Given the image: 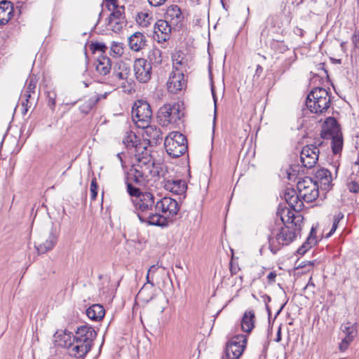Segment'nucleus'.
<instances>
[{"label":"nucleus","mask_w":359,"mask_h":359,"mask_svg":"<svg viewBox=\"0 0 359 359\" xmlns=\"http://www.w3.org/2000/svg\"><path fill=\"white\" fill-rule=\"evenodd\" d=\"M127 179L126 182L127 192L132 197L131 201L141 222L149 225L165 227L168 222L161 214L156 212V202L153 194L141 191L140 188L134 187Z\"/></svg>","instance_id":"nucleus-1"},{"label":"nucleus","mask_w":359,"mask_h":359,"mask_svg":"<svg viewBox=\"0 0 359 359\" xmlns=\"http://www.w3.org/2000/svg\"><path fill=\"white\" fill-rule=\"evenodd\" d=\"M138 154V161L135 162L128 172V180H132L137 185H144L149 177L163 176V165L155 163L150 151H145L144 156Z\"/></svg>","instance_id":"nucleus-2"},{"label":"nucleus","mask_w":359,"mask_h":359,"mask_svg":"<svg viewBox=\"0 0 359 359\" xmlns=\"http://www.w3.org/2000/svg\"><path fill=\"white\" fill-rule=\"evenodd\" d=\"M297 233L290 225L281 226L271 230L268 236L269 248L273 254H276L283 246L292 243Z\"/></svg>","instance_id":"nucleus-3"},{"label":"nucleus","mask_w":359,"mask_h":359,"mask_svg":"<svg viewBox=\"0 0 359 359\" xmlns=\"http://www.w3.org/2000/svg\"><path fill=\"white\" fill-rule=\"evenodd\" d=\"M184 104L177 102L163 104L158 111V119L161 125L168 126L169 124H177L184 116Z\"/></svg>","instance_id":"nucleus-4"},{"label":"nucleus","mask_w":359,"mask_h":359,"mask_svg":"<svg viewBox=\"0 0 359 359\" xmlns=\"http://www.w3.org/2000/svg\"><path fill=\"white\" fill-rule=\"evenodd\" d=\"M164 147L170 157L179 158L188 149L187 137L180 132H171L165 138Z\"/></svg>","instance_id":"nucleus-5"},{"label":"nucleus","mask_w":359,"mask_h":359,"mask_svg":"<svg viewBox=\"0 0 359 359\" xmlns=\"http://www.w3.org/2000/svg\"><path fill=\"white\" fill-rule=\"evenodd\" d=\"M132 117L138 128L148 126L152 118V111L149 104L142 100L135 102L132 109Z\"/></svg>","instance_id":"nucleus-6"},{"label":"nucleus","mask_w":359,"mask_h":359,"mask_svg":"<svg viewBox=\"0 0 359 359\" xmlns=\"http://www.w3.org/2000/svg\"><path fill=\"white\" fill-rule=\"evenodd\" d=\"M297 188L301 198L306 203L314 201L319 196V185L311 177H305L298 181Z\"/></svg>","instance_id":"nucleus-7"},{"label":"nucleus","mask_w":359,"mask_h":359,"mask_svg":"<svg viewBox=\"0 0 359 359\" xmlns=\"http://www.w3.org/2000/svg\"><path fill=\"white\" fill-rule=\"evenodd\" d=\"M246 343V334L233 336L226 344L224 355L222 359H238L245 350Z\"/></svg>","instance_id":"nucleus-8"},{"label":"nucleus","mask_w":359,"mask_h":359,"mask_svg":"<svg viewBox=\"0 0 359 359\" xmlns=\"http://www.w3.org/2000/svg\"><path fill=\"white\" fill-rule=\"evenodd\" d=\"M156 212H158L168 222L169 219H172L177 215L180 210V206L176 200L170 197H163L156 201Z\"/></svg>","instance_id":"nucleus-9"},{"label":"nucleus","mask_w":359,"mask_h":359,"mask_svg":"<svg viewBox=\"0 0 359 359\" xmlns=\"http://www.w3.org/2000/svg\"><path fill=\"white\" fill-rule=\"evenodd\" d=\"M123 144L128 149L130 150L131 154L134 155L135 161H138L137 154L144 156L145 151H149L147 149L146 143L142 142L137 135L132 131L127 133L123 140Z\"/></svg>","instance_id":"nucleus-10"},{"label":"nucleus","mask_w":359,"mask_h":359,"mask_svg":"<svg viewBox=\"0 0 359 359\" xmlns=\"http://www.w3.org/2000/svg\"><path fill=\"white\" fill-rule=\"evenodd\" d=\"M133 70L136 79L142 83L150 81L152 74V67L144 58H137L135 60Z\"/></svg>","instance_id":"nucleus-11"},{"label":"nucleus","mask_w":359,"mask_h":359,"mask_svg":"<svg viewBox=\"0 0 359 359\" xmlns=\"http://www.w3.org/2000/svg\"><path fill=\"white\" fill-rule=\"evenodd\" d=\"M111 11H113L112 13L107 19V27L108 29L117 33L122 29L126 22L124 15L125 7L124 6H121L111 9Z\"/></svg>","instance_id":"nucleus-12"},{"label":"nucleus","mask_w":359,"mask_h":359,"mask_svg":"<svg viewBox=\"0 0 359 359\" xmlns=\"http://www.w3.org/2000/svg\"><path fill=\"white\" fill-rule=\"evenodd\" d=\"M173 69L167 82V88L170 93L176 94L186 87L187 83L182 71L175 66Z\"/></svg>","instance_id":"nucleus-13"},{"label":"nucleus","mask_w":359,"mask_h":359,"mask_svg":"<svg viewBox=\"0 0 359 359\" xmlns=\"http://www.w3.org/2000/svg\"><path fill=\"white\" fill-rule=\"evenodd\" d=\"M318 156L319 149L317 146L306 145L302 149L300 160L304 167L311 168L316 164Z\"/></svg>","instance_id":"nucleus-14"},{"label":"nucleus","mask_w":359,"mask_h":359,"mask_svg":"<svg viewBox=\"0 0 359 359\" xmlns=\"http://www.w3.org/2000/svg\"><path fill=\"white\" fill-rule=\"evenodd\" d=\"M96 337L97 332L91 326L85 325L77 328L73 338L78 340L79 343L86 344V346H89V348H92Z\"/></svg>","instance_id":"nucleus-15"},{"label":"nucleus","mask_w":359,"mask_h":359,"mask_svg":"<svg viewBox=\"0 0 359 359\" xmlns=\"http://www.w3.org/2000/svg\"><path fill=\"white\" fill-rule=\"evenodd\" d=\"M171 25L165 20H158L154 27V39L158 43H163L170 39Z\"/></svg>","instance_id":"nucleus-16"},{"label":"nucleus","mask_w":359,"mask_h":359,"mask_svg":"<svg viewBox=\"0 0 359 359\" xmlns=\"http://www.w3.org/2000/svg\"><path fill=\"white\" fill-rule=\"evenodd\" d=\"M320 100H311V98H306V105L308 109L311 112L318 115H325L330 107V97Z\"/></svg>","instance_id":"nucleus-17"},{"label":"nucleus","mask_w":359,"mask_h":359,"mask_svg":"<svg viewBox=\"0 0 359 359\" xmlns=\"http://www.w3.org/2000/svg\"><path fill=\"white\" fill-rule=\"evenodd\" d=\"M69 350V355L77 359H84L86 355L90 351L91 348L86 344L79 343L78 340L73 338V341L69 344H65Z\"/></svg>","instance_id":"nucleus-18"},{"label":"nucleus","mask_w":359,"mask_h":359,"mask_svg":"<svg viewBox=\"0 0 359 359\" xmlns=\"http://www.w3.org/2000/svg\"><path fill=\"white\" fill-rule=\"evenodd\" d=\"M339 133H341V130L337 120L332 116L327 117L322 126L321 137L328 140Z\"/></svg>","instance_id":"nucleus-19"},{"label":"nucleus","mask_w":359,"mask_h":359,"mask_svg":"<svg viewBox=\"0 0 359 359\" xmlns=\"http://www.w3.org/2000/svg\"><path fill=\"white\" fill-rule=\"evenodd\" d=\"M142 128L144 130L145 139L149 145H158L162 142L163 132L159 127L149 123L148 126Z\"/></svg>","instance_id":"nucleus-20"},{"label":"nucleus","mask_w":359,"mask_h":359,"mask_svg":"<svg viewBox=\"0 0 359 359\" xmlns=\"http://www.w3.org/2000/svg\"><path fill=\"white\" fill-rule=\"evenodd\" d=\"M300 198L299 194H297L294 189H287L285 191L284 198L289 207L295 212H299L304 208V203Z\"/></svg>","instance_id":"nucleus-21"},{"label":"nucleus","mask_w":359,"mask_h":359,"mask_svg":"<svg viewBox=\"0 0 359 359\" xmlns=\"http://www.w3.org/2000/svg\"><path fill=\"white\" fill-rule=\"evenodd\" d=\"M163 183L165 190L176 195L184 194L187 189V184L182 180H164Z\"/></svg>","instance_id":"nucleus-22"},{"label":"nucleus","mask_w":359,"mask_h":359,"mask_svg":"<svg viewBox=\"0 0 359 359\" xmlns=\"http://www.w3.org/2000/svg\"><path fill=\"white\" fill-rule=\"evenodd\" d=\"M165 20L170 22L172 25L181 27L184 17L182 11L177 5H171L168 7L165 12Z\"/></svg>","instance_id":"nucleus-23"},{"label":"nucleus","mask_w":359,"mask_h":359,"mask_svg":"<svg viewBox=\"0 0 359 359\" xmlns=\"http://www.w3.org/2000/svg\"><path fill=\"white\" fill-rule=\"evenodd\" d=\"M13 4L7 0L0 1V26L6 25L13 17Z\"/></svg>","instance_id":"nucleus-24"},{"label":"nucleus","mask_w":359,"mask_h":359,"mask_svg":"<svg viewBox=\"0 0 359 359\" xmlns=\"http://www.w3.org/2000/svg\"><path fill=\"white\" fill-rule=\"evenodd\" d=\"M315 177L318 184H320L322 189L329 190L331 188L332 177L331 172L327 169H318L315 174Z\"/></svg>","instance_id":"nucleus-25"},{"label":"nucleus","mask_w":359,"mask_h":359,"mask_svg":"<svg viewBox=\"0 0 359 359\" xmlns=\"http://www.w3.org/2000/svg\"><path fill=\"white\" fill-rule=\"evenodd\" d=\"M128 45L132 50L140 51L147 45L146 36L142 32H135L128 38Z\"/></svg>","instance_id":"nucleus-26"},{"label":"nucleus","mask_w":359,"mask_h":359,"mask_svg":"<svg viewBox=\"0 0 359 359\" xmlns=\"http://www.w3.org/2000/svg\"><path fill=\"white\" fill-rule=\"evenodd\" d=\"M57 241V236L52 230L46 241L41 243H39L37 245H35V247L39 254H44L51 250L56 245Z\"/></svg>","instance_id":"nucleus-27"},{"label":"nucleus","mask_w":359,"mask_h":359,"mask_svg":"<svg viewBox=\"0 0 359 359\" xmlns=\"http://www.w3.org/2000/svg\"><path fill=\"white\" fill-rule=\"evenodd\" d=\"M86 313L90 320L100 321L104 317L105 310L102 305L95 304L88 307Z\"/></svg>","instance_id":"nucleus-28"},{"label":"nucleus","mask_w":359,"mask_h":359,"mask_svg":"<svg viewBox=\"0 0 359 359\" xmlns=\"http://www.w3.org/2000/svg\"><path fill=\"white\" fill-rule=\"evenodd\" d=\"M96 71L102 76L108 74L111 69V60L104 55H100L97 60Z\"/></svg>","instance_id":"nucleus-29"},{"label":"nucleus","mask_w":359,"mask_h":359,"mask_svg":"<svg viewBox=\"0 0 359 359\" xmlns=\"http://www.w3.org/2000/svg\"><path fill=\"white\" fill-rule=\"evenodd\" d=\"M107 93L99 95L96 94L88 100H85L79 107V109L81 112L83 114H87L90 112V111L95 106V104L99 102V100L102 98H106Z\"/></svg>","instance_id":"nucleus-30"},{"label":"nucleus","mask_w":359,"mask_h":359,"mask_svg":"<svg viewBox=\"0 0 359 359\" xmlns=\"http://www.w3.org/2000/svg\"><path fill=\"white\" fill-rule=\"evenodd\" d=\"M294 212L290 208H279L277 211V216L280 217V219L283 224V226L290 225V221L294 215Z\"/></svg>","instance_id":"nucleus-31"},{"label":"nucleus","mask_w":359,"mask_h":359,"mask_svg":"<svg viewBox=\"0 0 359 359\" xmlns=\"http://www.w3.org/2000/svg\"><path fill=\"white\" fill-rule=\"evenodd\" d=\"M330 139L332 140L331 148L333 154H339L341 151L343 147V137L341 133L330 137Z\"/></svg>","instance_id":"nucleus-32"},{"label":"nucleus","mask_w":359,"mask_h":359,"mask_svg":"<svg viewBox=\"0 0 359 359\" xmlns=\"http://www.w3.org/2000/svg\"><path fill=\"white\" fill-rule=\"evenodd\" d=\"M162 62L161 50L158 48H153L149 52L147 62L151 66H157Z\"/></svg>","instance_id":"nucleus-33"},{"label":"nucleus","mask_w":359,"mask_h":359,"mask_svg":"<svg viewBox=\"0 0 359 359\" xmlns=\"http://www.w3.org/2000/svg\"><path fill=\"white\" fill-rule=\"evenodd\" d=\"M130 68L124 63L119 65L118 69H114L113 76L118 80H126L130 74Z\"/></svg>","instance_id":"nucleus-34"},{"label":"nucleus","mask_w":359,"mask_h":359,"mask_svg":"<svg viewBox=\"0 0 359 359\" xmlns=\"http://www.w3.org/2000/svg\"><path fill=\"white\" fill-rule=\"evenodd\" d=\"M341 330L345 335L356 337L358 334V324L356 323L346 322L341 325Z\"/></svg>","instance_id":"nucleus-35"},{"label":"nucleus","mask_w":359,"mask_h":359,"mask_svg":"<svg viewBox=\"0 0 359 359\" xmlns=\"http://www.w3.org/2000/svg\"><path fill=\"white\" fill-rule=\"evenodd\" d=\"M324 97H325V98L330 97L328 92L323 88H316L309 93L306 98H311V100H316L321 98L324 99Z\"/></svg>","instance_id":"nucleus-36"},{"label":"nucleus","mask_w":359,"mask_h":359,"mask_svg":"<svg viewBox=\"0 0 359 359\" xmlns=\"http://www.w3.org/2000/svg\"><path fill=\"white\" fill-rule=\"evenodd\" d=\"M297 214L294 215L292 219L290 221V226H292V229L295 230L297 233L298 234L302 228L304 217L297 212Z\"/></svg>","instance_id":"nucleus-37"},{"label":"nucleus","mask_w":359,"mask_h":359,"mask_svg":"<svg viewBox=\"0 0 359 359\" xmlns=\"http://www.w3.org/2000/svg\"><path fill=\"white\" fill-rule=\"evenodd\" d=\"M151 290L149 287L144 284L138 292V296L142 299L145 302H150L154 296V292L151 291V294H148V292Z\"/></svg>","instance_id":"nucleus-38"},{"label":"nucleus","mask_w":359,"mask_h":359,"mask_svg":"<svg viewBox=\"0 0 359 359\" xmlns=\"http://www.w3.org/2000/svg\"><path fill=\"white\" fill-rule=\"evenodd\" d=\"M56 97L57 94L54 90L47 92V104L53 111L55 110Z\"/></svg>","instance_id":"nucleus-39"},{"label":"nucleus","mask_w":359,"mask_h":359,"mask_svg":"<svg viewBox=\"0 0 359 359\" xmlns=\"http://www.w3.org/2000/svg\"><path fill=\"white\" fill-rule=\"evenodd\" d=\"M107 46L104 43L94 42L90 45V50L95 53L97 51H100L102 53H106L107 50Z\"/></svg>","instance_id":"nucleus-40"},{"label":"nucleus","mask_w":359,"mask_h":359,"mask_svg":"<svg viewBox=\"0 0 359 359\" xmlns=\"http://www.w3.org/2000/svg\"><path fill=\"white\" fill-rule=\"evenodd\" d=\"M111 51L117 56H121L123 54V47L121 43L113 41L111 46Z\"/></svg>","instance_id":"nucleus-41"},{"label":"nucleus","mask_w":359,"mask_h":359,"mask_svg":"<svg viewBox=\"0 0 359 359\" xmlns=\"http://www.w3.org/2000/svg\"><path fill=\"white\" fill-rule=\"evenodd\" d=\"M36 88V81L31 78L27 84L25 91L26 93H33V95L36 94L35 90Z\"/></svg>","instance_id":"nucleus-42"},{"label":"nucleus","mask_w":359,"mask_h":359,"mask_svg":"<svg viewBox=\"0 0 359 359\" xmlns=\"http://www.w3.org/2000/svg\"><path fill=\"white\" fill-rule=\"evenodd\" d=\"M90 192V199L92 201H94L97 196V184L95 178H93L91 180Z\"/></svg>","instance_id":"nucleus-43"},{"label":"nucleus","mask_w":359,"mask_h":359,"mask_svg":"<svg viewBox=\"0 0 359 359\" xmlns=\"http://www.w3.org/2000/svg\"><path fill=\"white\" fill-rule=\"evenodd\" d=\"M299 171L298 165L291 167L287 171V179L290 181H295L297 179V173Z\"/></svg>","instance_id":"nucleus-44"},{"label":"nucleus","mask_w":359,"mask_h":359,"mask_svg":"<svg viewBox=\"0 0 359 359\" xmlns=\"http://www.w3.org/2000/svg\"><path fill=\"white\" fill-rule=\"evenodd\" d=\"M255 314L252 311H248V335L255 327Z\"/></svg>","instance_id":"nucleus-45"},{"label":"nucleus","mask_w":359,"mask_h":359,"mask_svg":"<svg viewBox=\"0 0 359 359\" xmlns=\"http://www.w3.org/2000/svg\"><path fill=\"white\" fill-rule=\"evenodd\" d=\"M138 18L140 20V23L144 26H147L148 24H149V20H151V18L147 13H141L138 14Z\"/></svg>","instance_id":"nucleus-46"},{"label":"nucleus","mask_w":359,"mask_h":359,"mask_svg":"<svg viewBox=\"0 0 359 359\" xmlns=\"http://www.w3.org/2000/svg\"><path fill=\"white\" fill-rule=\"evenodd\" d=\"M348 189L350 192L357 194L359 192V184L355 181H351L348 184Z\"/></svg>","instance_id":"nucleus-47"},{"label":"nucleus","mask_w":359,"mask_h":359,"mask_svg":"<svg viewBox=\"0 0 359 359\" xmlns=\"http://www.w3.org/2000/svg\"><path fill=\"white\" fill-rule=\"evenodd\" d=\"M317 239L316 238H307L306 241L302 244L303 246H305V248L308 250L312 246L316 245Z\"/></svg>","instance_id":"nucleus-48"},{"label":"nucleus","mask_w":359,"mask_h":359,"mask_svg":"<svg viewBox=\"0 0 359 359\" xmlns=\"http://www.w3.org/2000/svg\"><path fill=\"white\" fill-rule=\"evenodd\" d=\"M106 2V6L109 11H111L113 8L119 7L118 5V0H104Z\"/></svg>","instance_id":"nucleus-49"},{"label":"nucleus","mask_w":359,"mask_h":359,"mask_svg":"<svg viewBox=\"0 0 359 359\" xmlns=\"http://www.w3.org/2000/svg\"><path fill=\"white\" fill-rule=\"evenodd\" d=\"M25 103H27L29 104H33V102L37 99L38 97H36L35 95H33V93H26L25 92Z\"/></svg>","instance_id":"nucleus-50"},{"label":"nucleus","mask_w":359,"mask_h":359,"mask_svg":"<svg viewBox=\"0 0 359 359\" xmlns=\"http://www.w3.org/2000/svg\"><path fill=\"white\" fill-rule=\"evenodd\" d=\"M152 268H154V265L151 266L149 268V269L148 270L147 275V283L150 285L148 287L151 290V291L154 292V284L149 279V276H150L151 273L152 272Z\"/></svg>","instance_id":"nucleus-51"},{"label":"nucleus","mask_w":359,"mask_h":359,"mask_svg":"<svg viewBox=\"0 0 359 359\" xmlns=\"http://www.w3.org/2000/svg\"><path fill=\"white\" fill-rule=\"evenodd\" d=\"M151 6L158 7L165 4L167 0H147Z\"/></svg>","instance_id":"nucleus-52"},{"label":"nucleus","mask_w":359,"mask_h":359,"mask_svg":"<svg viewBox=\"0 0 359 359\" xmlns=\"http://www.w3.org/2000/svg\"><path fill=\"white\" fill-rule=\"evenodd\" d=\"M245 325H247V311L244 312L241 321V329L244 332H247V330L245 328Z\"/></svg>","instance_id":"nucleus-53"},{"label":"nucleus","mask_w":359,"mask_h":359,"mask_svg":"<svg viewBox=\"0 0 359 359\" xmlns=\"http://www.w3.org/2000/svg\"><path fill=\"white\" fill-rule=\"evenodd\" d=\"M339 222L333 221L332 229L330 232L326 235V238L330 237L336 231L338 227Z\"/></svg>","instance_id":"nucleus-54"},{"label":"nucleus","mask_w":359,"mask_h":359,"mask_svg":"<svg viewBox=\"0 0 359 359\" xmlns=\"http://www.w3.org/2000/svg\"><path fill=\"white\" fill-rule=\"evenodd\" d=\"M350 344L342 340L339 345V349L340 351L344 352L348 349Z\"/></svg>","instance_id":"nucleus-55"},{"label":"nucleus","mask_w":359,"mask_h":359,"mask_svg":"<svg viewBox=\"0 0 359 359\" xmlns=\"http://www.w3.org/2000/svg\"><path fill=\"white\" fill-rule=\"evenodd\" d=\"M247 140V137H245L242 143V148H241V150L240 151V154H239V158H241L243 156V161L244 160V158H245V156H247V151H244V145H245V143Z\"/></svg>","instance_id":"nucleus-56"},{"label":"nucleus","mask_w":359,"mask_h":359,"mask_svg":"<svg viewBox=\"0 0 359 359\" xmlns=\"http://www.w3.org/2000/svg\"><path fill=\"white\" fill-rule=\"evenodd\" d=\"M276 277V272H273V271L270 272L269 273V275L267 276L269 283H274Z\"/></svg>","instance_id":"nucleus-57"},{"label":"nucleus","mask_w":359,"mask_h":359,"mask_svg":"<svg viewBox=\"0 0 359 359\" xmlns=\"http://www.w3.org/2000/svg\"><path fill=\"white\" fill-rule=\"evenodd\" d=\"M315 287V285L314 283H313V280H312V278L311 277L309 278V280L308 282V283L306 284V285L304 287V290H309L310 288H312L313 289Z\"/></svg>","instance_id":"nucleus-58"},{"label":"nucleus","mask_w":359,"mask_h":359,"mask_svg":"<svg viewBox=\"0 0 359 359\" xmlns=\"http://www.w3.org/2000/svg\"><path fill=\"white\" fill-rule=\"evenodd\" d=\"M22 114L25 115L28 111L29 108H30L32 107V104H29L27 103L22 102Z\"/></svg>","instance_id":"nucleus-59"},{"label":"nucleus","mask_w":359,"mask_h":359,"mask_svg":"<svg viewBox=\"0 0 359 359\" xmlns=\"http://www.w3.org/2000/svg\"><path fill=\"white\" fill-rule=\"evenodd\" d=\"M344 218V214L341 212H339L334 217V221L339 222L341 219Z\"/></svg>","instance_id":"nucleus-60"},{"label":"nucleus","mask_w":359,"mask_h":359,"mask_svg":"<svg viewBox=\"0 0 359 359\" xmlns=\"http://www.w3.org/2000/svg\"><path fill=\"white\" fill-rule=\"evenodd\" d=\"M355 337H351L349 335H345L344 338L342 340H344V341H346V343L350 344L353 341Z\"/></svg>","instance_id":"nucleus-61"},{"label":"nucleus","mask_w":359,"mask_h":359,"mask_svg":"<svg viewBox=\"0 0 359 359\" xmlns=\"http://www.w3.org/2000/svg\"><path fill=\"white\" fill-rule=\"evenodd\" d=\"M308 250L305 248V246H303L302 245L301 247H299L297 251V252L299 254V255H304Z\"/></svg>","instance_id":"nucleus-62"},{"label":"nucleus","mask_w":359,"mask_h":359,"mask_svg":"<svg viewBox=\"0 0 359 359\" xmlns=\"http://www.w3.org/2000/svg\"><path fill=\"white\" fill-rule=\"evenodd\" d=\"M316 231L315 229L313 227L311 229V230L310 234H309L308 238H311L312 237V238H316Z\"/></svg>","instance_id":"nucleus-63"},{"label":"nucleus","mask_w":359,"mask_h":359,"mask_svg":"<svg viewBox=\"0 0 359 359\" xmlns=\"http://www.w3.org/2000/svg\"><path fill=\"white\" fill-rule=\"evenodd\" d=\"M280 339H281L280 329H279V330L278 331V333H277L276 341H280Z\"/></svg>","instance_id":"nucleus-64"}]
</instances>
